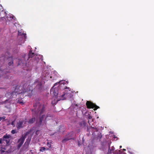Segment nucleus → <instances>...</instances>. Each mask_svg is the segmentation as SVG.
<instances>
[{
	"label": "nucleus",
	"instance_id": "obj_1",
	"mask_svg": "<svg viewBox=\"0 0 154 154\" xmlns=\"http://www.w3.org/2000/svg\"><path fill=\"white\" fill-rule=\"evenodd\" d=\"M33 106L35 108L32 109V111L34 112L36 115H39L38 119L36 121V125L39 127L45 126L46 125V120L47 119L49 116H47L45 120L44 119L45 115H41L45 110V106L44 104L37 103L34 104ZM49 117L51 118V116H49Z\"/></svg>",
	"mask_w": 154,
	"mask_h": 154
},
{
	"label": "nucleus",
	"instance_id": "obj_2",
	"mask_svg": "<svg viewBox=\"0 0 154 154\" xmlns=\"http://www.w3.org/2000/svg\"><path fill=\"white\" fill-rule=\"evenodd\" d=\"M35 55V54L33 53L32 51H30L28 55H24L23 57V59L19 60L18 65H21V63L23 64H24L26 60H32L33 58H34Z\"/></svg>",
	"mask_w": 154,
	"mask_h": 154
},
{
	"label": "nucleus",
	"instance_id": "obj_3",
	"mask_svg": "<svg viewBox=\"0 0 154 154\" xmlns=\"http://www.w3.org/2000/svg\"><path fill=\"white\" fill-rule=\"evenodd\" d=\"M64 89H66L65 92H64V93L60 96L63 97L64 96H65L66 97L71 98L72 97V95L71 94V91L69 89V88L66 87Z\"/></svg>",
	"mask_w": 154,
	"mask_h": 154
},
{
	"label": "nucleus",
	"instance_id": "obj_4",
	"mask_svg": "<svg viewBox=\"0 0 154 154\" xmlns=\"http://www.w3.org/2000/svg\"><path fill=\"white\" fill-rule=\"evenodd\" d=\"M86 104L88 108L89 109L94 108V111L96 110L97 109L99 108L98 106L90 101H87Z\"/></svg>",
	"mask_w": 154,
	"mask_h": 154
},
{
	"label": "nucleus",
	"instance_id": "obj_5",
	"mask_svg": "<svg viewBox=\"0 0 154 154\" xmlns=\"http://www.w3.org/2000/svg\"><path fill=\"white\" fill-rule=\"evenodd\" d=\"M74 133L72 131L69 133L68 134L66 135L65 137L62 141L63 143H65L67 141L72 139L73 135H74Z\"/></svg>",
	"mask_w": 154,
	"mask_h": 154
},
{
	"label": "nucleus",
	"instance_id": "obj_6",
	"mask_svg": "<svg viewBox=\"0 0 154 154\" xmlns=\"http://www.w3.org/2000/svg\"><path fill=\"white\" fill-rule=\"evenodd\" d=\"M27 134H24V136H23L18 141V142L19 143L17 146V149H20L23 144L26 137Z\"/></svg>",
	"mask_w": 154,
	"mask_h": 154
},
{
	"label": "nucleus",
	"instance_id": "obj_7",
	"mask_svg": "<svg viewBox=\"0 0 154 154\" xmlns=\"http://www.w3.org/2000/svg\"><path fill=\"white\" fill-rule=\"evenodd\" d=\"M58 92L57 88H52L51 89L50 94H54L55 97L57 96L58 95H59Z\"/></svg>",
	"mask_w": 154,
	"mask_h": 154
},
{
	"label": "nucleus",
	"instance_id": "obj_8",
	"mask_svg": "<svg viewBox=\"0 0 154 154\" xmlns=\"http://www.w3.org/2000/svg\"><path fill=\"white\" fill-rule=\"evenodd\" d=\"M24 121L23 120H19L17 123L16 125V127L17 129H19L20 128H23V123Z\"/></svg>",
	"mask_w": 154,
	"mask_h": 154
},
{
	"label": "nucleus",
	"instance_id": "obj_9",
	"mask_svg": "<svg viewBox=\"0 0 154 154\" xmlns=\"http://www.w3.org/2000/svg\"><path fill=\"white\" fill-rule=\"evenodd\" d=\"M10 137V135H7V134H6L5 135H4L3 137V140L5 141L6 143L7 144H8L10 141V140L9 139Z\"/></svg>",
	"mask_w": 154,
	"mask_h": 154
},
{
	"label": "nucleus",
	"instance_id": "obj_10",
	"mask_svg": "<svg viewBox=\"0 0 154 154\" xmlns=\"http://www.w3.org/2000/svg\"><path fill=\"white\" fill-rule=\"evenodd\" d=\"M108 146L109 149L108 151V154H110L112 152H114V151L115 149V148L113 146H112L111 149H110V143H108Z\"/></svg>",
	"mask_w": 154,
	"mask_h": 154
},
{
	"label": "nucleus",
	"instance_id": "obj_11",
	"mask_svg": "<svg viewBox=\"0 0 154 154\" xmlns=\"http://www.w3.org/2000/svg\"><path fill=\"white\" fill-rule=\"evenodd\" d=\"M16 90V89H15V91H13L11 93V96H13L12 97H13L14 96H16L17 94H20L21 93H22V92H18L17 91H15Z\"/></svg>",
	"mask_w": 154,
	"mask_h": 154
},
{
	"label": "nucleus",
	"instance_id": "obj_12",
	"mask_svg": "<svg viewBox=\"0 0 154 154\" xmlns=\"http://www.w3.org/2000/svg\"><path fill=\"white\" fill-rule=\"evenodd\" d=\"M35 117H33L29 119L28 120V123L29 124H32L35 121Z\"/></svg>",
	"mask_w": 154,
	"mask_h": 154
},
{
	"label": "nucleus",
	"instance_id": "obj_13",
	"mask_svg": "<svg viewBox=\"0 0 154 154\" xmlns=\"http://www.w3.org/2000/svg\"><path fill=\"white\" fill-rule=\"evenodd\" d=\"M80 125L81 126L84 127L86 125V123L84 121H83L80 123Z\"/></svg>",
	"mask_w": 154,
	"mask_h": 154
},
{
	"label": "nucleus",
	"instance_id": "obj_14",
	"mask_svg": "<svg viewBox=\"0 0 154 154\" xmlns=\"http://www.w3.org/2000/svg\"><path fill=\"white\" fill-rule=\"evenodd\" d=\"M2 11V13H4L5 14H6L5 11H3V8L2 5L0 4V12Z\"/></svg>",
	"mask_w": 154,
	"mask_h": 154
},
{
	"label": "nucleus",
	"instance_id": "obj_15",
	"mask_svg": "<svg viewBox=\"0 0 154 154\" xmlns=\"http://www.w3.org/2000/svg\"><path fill=\"white\" fill-rule=\"evenodd\" d=\"M6 149L5 148L2 147H1V152L2 153H3L4 152H5V150Z\"/></svg>",
	"mask_w": 154,
	"mask_h": 154
},
{
	"label": "nucleus",
	"instance_id": "obj_16",
	"mask_svg": "<svg viewBox=\"0 0 154 154\" xmlns=\"http://www.w3.org/2000/svg\"><path fill=\"white\" fill-rule=\"evenodd\" d=\"M30 143V140L27 141L25 143L24 145H26L27 147H28L29 146Z\"/></svg>",
	"mask_w": 154,
	"mask_h": 154
},
{
	"label": "nucleus",
	"instance_id": "obj_17",
	"mask_svg": "<svg viewBox=\"0 0 154 154\" xmlns=\"http://www.w3.org/2000/svg\"><path fill=\"white\" fill-rule=\"evenodd\" d=\"M52 143L51 142H48L47 143V146L51 148V143Z\"/></svg>",
	"mask_w": 154,
	"mask_h": 154
},
{
	"label": "nucleus",
	"instance_id": "obj_18",
	"mask_svg": "<svg viewBox=\"0 0 154 154\" xmlns=\"http://www.w3.org/2000/svg\"><path fill=\"white\" fill-rule=\"evenodd\" d=\"M46 149L45 147H42L41 148V149H40V151L41 152H43Z\"/></svg>",
	"mask_w": 154,
	"mask_h": 154
},
{
	"label": "nucleus",
	"instance_id": "obj_19",
	"mask_svg": "<svg viewBox=\"0 0 154 154\" xmlns=\"http://www.w3.org/2000/svg\"><path fill=\"white\" fill-rule=\"evenodd\" d=\"M5 118L6 117L4 116L2 117H0V121H1L2 120H3V121H4Z\"/></svg>",
	"mask_w": 154,
	"mask_h": 154
},
{
	"label": "nucleus",
	"instance_id": "obj_20",
	"mask_svg": "<svg viewBox=\"0 0 154 154\" xmlns=\"http://www.w3.org/2000/svg\"><path fill=\"white\" fill-rule=\"evenodd\" d=\"M17 133L15 130H13L11 131V133L13 134H14Z\"/></svg>",
	"mask_w": 154,
	"mask_h": 154
},
{
	"label": "nucleus",
	"instance_id": "obj_21",
	"mask_svg": "<svg viewBox=\"0 0 154 154\" xmlns=\"http://www.w3.org/2000/svg\"><path fill=\"white\" fill-rule=\"evenodd\" d=\"M88 119H92V117L90 115H88Z\"/></svg>",
	"mask_w": 154,
	"mask_h": 154
},
{
	"label": "nucleus",
	"instance_id": "obj_22",
	"mask_svg": "<svg viewBox=\"0 0 154 154\" xmlns=\"http://www.w3.org/2000/svg\"><path fill=\"white\" fill-rule=\"evenodd\" d=\"M61 82H62V81H60L59 82H57L56 83H55L54 84V86H56V85H59L60 84V83H61Z\"/></svg>",
	"mask_w": 154,
	"mask_h": 154
},
{
	"label": "nucleus",
	"instance_id": "obj_23",
	"mask_svg": "<svg viewBox=\"0 0 154 154\" xmlns=\"http://www.w3.org/2000/svg\"><path fill=\"white\" fill-rule=\"evenodd\" d=\"M14 123L15 121H12L11 123V125L13 126L14 127L15 126Z\"/></svg>",
	"mask_w": 154,
	"mask_h": 154
},
{
	"label": "nucleus",
	"instance_id": "obj_24",
	"mask_svg": "<svg viewBox=\"0 0 154 154\" xmlns=\"http://www.w3.org/2000/svg\"><path fill=\"white\" fill-rule=\"evenodd\" d=\"M13 64V61H11L8 63V65L9 66H11V65H12Z\"/></svg>",
	"mask_w": 154,
	"mask_h": 154
},
{
	"label": "nucleus",
	"instance_id": "obj_25",
	"mask_svg": "<svg viewBox=\"0 0 154 154\" xmlns=\"http://www.w3.org/2000/svg\"><path fill=\"white\" fill-rule=\"evenodd\" d=\"M91 128H94L95 129V130L96 131H98V129H97V128H94V127H91Z\"/></svg>",
	"mask_w": 154,
	"mask_h": 154
},
{
	"label": "nucleus",
	"instance_id": "obj_26",
	"mask_svg": "<svg viewBox=\"0 0 154 154\" xmlns=\"http://www.w3.org/2000/svg\"><path fill=\"white\" fill-rule=\"evenodd\" d=\"M2 140H3V139H2V138L0 139V144L2 143Z\"/></svg>",
	"mask_w": 154,
	"mask_h": 154
},
{
	"label": "nucleus",
	"instance_id": "obj_27",
	"mask_svg": "<svg viewBox=\"0 0 154 154\" xmlns=\"http://www.w3.org/2000/svg\"><path fill=\"white\" fill-rule=\"evenodd\" d=\"M80 132V130L79 129L77 130V132L79 133Z\"/></svg>",
	"mask_w": 154,
	"mask_h": 154
},
{
	"label": "nucleus",
	"instance_id": "obj_28",
	"mask_svg": "<svg viewBox=\"0 0 154 154\" xmlns=\"http://www.w3.org/2000/svg\"><path fill=\"white\" fill-rule=\"evenodd\" d=\"M26 34H24V37H25V38H26Z\"/></svg>",
	"mask_w": 154,
	"mask_h": 154
},
{
	"label": "nucleus",
	"instance_id": "obj_29",
	"mask_svg": "<svg viewBox=\"0 0 154 154\" xmlns=\"http://www.w3.org/2000/svg\"><path fill=\"white\" fill-rule=\"evenodd\" d=\"M4 17H2H2H1V18L2 19H3Z\"/></svg>",
	"mask_w": 154,
	"mask_h": 154
},
{
	"label": "nucleus",
	"instance_id": "obj_30",
	"mask_svg": "<svg viewBox=\"0 0 154 154\" xmlns=\"http://www.w3.org/2000/svg\"><path fill=\"white\" fill-rule=\"evenodd\" d=\"M19 103H23L22 102H19Z\"/></svg>",
	"mask_w": 154,
	"mask_h": 154
},
{
	"label": "nucleus",
	"instance_id": "obj_31",
	"mask_svg": "<svg viewBox=\"0 0 154 154\" xmlns=\"http://www.w3.org/2000/svg\"><path fill=\"white\" fill-rule=\"evenodd\" d=\"M123 150L125 151V150H126V149H123Z\"/></svg>",
	"mask_w": 154,
	"mask_h": 154
},
{
	"label": "nucleus",
	"instance_id": "obj_32",
	"mask_svg": "<svg viewBox=\"0 0 154 154\" xmlns=\"http://www.w3.org/2000/svg\"><path fill=\"white\" fill-rule=\"evenodd\" d=\"M83 138H84V137H83V138H82V140H83V141H84V140Z\"/></svg>",
	"mask_w": 154,
	"mask_h": 154
},
{
	"label": "nucleus",
	"instance_id": "obj_33",
	"mask_svg": "<svg viewBox=\"0 0 154 154\" xmlns=\"http://www.w3.org/2000/svg\"><path fill=\"white\" fill-rule=\"evenodd\" d=\"M101 137H102V136H100V138H101Z\"/></svg>",
	"mask_w": 154,
	"mask_h": 154
},
{
	"label": "nucleus",
	"instance_id": "obj_34",
	"mask_svg": "<svg viewBox=\"0 0 154 154\" xmlns=\"http://www.w3.org/2000/svg\"><path fill=\"white\" fill-rule=\"evenodd\" d=\"M122 146H120V148H122Z\"/></svg>",
	"mask_w": 154,
	"mask_h": 154
},
{
	"label": "nucleus",
	"instance_id": "obj_35",
	"mask_svg": "<svg viewBox=\"0 0 154 154\" xmlns=\"http://www.w3.org/2000/svg\"><path fill=\"white\" fill-rule=\"evenodd\" d=\"M78 145H79V142L78 143Z\"/></svg>",
	"mask_w": 154,
	"mask_h": 154
},
{
	"label": "nucleus",
	"instance_id": "obj_36",
	"mask_svg": "<svg viewBox=\"0 0 154 154\" xmlns=\"http://www.w3.org/2000/svg\"><path fill=\"white\" fill-rule=\"evenodd\" d=\"M1 13H0V15H1Z\"/></svg>",
	"mask_w": 154,
	"mask_h": 154
}]
</instances>
